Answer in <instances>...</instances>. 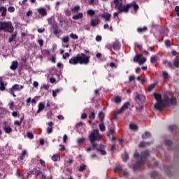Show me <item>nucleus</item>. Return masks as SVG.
Listing matches in <instances>:
<instances>
[{"instance_id":"54","label":"nucleus","mask_w":179,"mask_h":179,"mask_svg":"<svg viewBox=\"0 0 179 179\" xmlns=\"http://www.w3.org/2000/svg\"><path fill=\"white\" fill-rule=\"evenodd\" d=\"M165 45L166 47H170V45H171V41H170V40H166L165 41Z\"/></svg>"},{"instance_id":"51","label":"nucleus","mask_w":179,"mask_h":179,"mask_svg":"<svg viewBox=\"0 0 179 179\" xmlns=\"http://www.w3.org/2000/svg\"><path fill=\"white\" fill-rule=\"evenodd\" d=\"M65 15H66V16H71L72 15V11H71L69 10H66Z\"/></svg>"},{"instance_id":"36","label":"nucleus","mask_w":179,"mask_h":179,"mask_svg":"<svg viewBox=\"0 0 179 179\" xmlns=\"http://www.w3.org/2000/svg\"><path fill=\"white\" fill-rule=\"evenodd\" d=\"M62 43H69V36H66L62 38Z\"/></svg>"},{"instance_id":"24","label":"nucleus","mask_w":179,"mask_h":179,"mask_svg":"<svg viewBox=\"0 0 179 179\" xmlns=\"http://www.w3.org/2000/svg\"><path fill=\"white\" fill-rule=\"evenodd\" d=\"M17 36V32H14L13 34V35L11 36L10 38H9L8 39V42L9 43H12V41H15V40H16V36Z\"/></svg>"},{"instance_id":"62","label":"nucleus","mask_w":179,"mask_h":179,"mask_svg":"<svg viewBox=\"0 0 179 179\" xmlns=\"http://www.w3.org/2000/svg\"><path fill=\"white\" fill-rule=\"evenodd\" d=\"M31 15H33V11H31V10H29L27 13V16H31Z\"/></svg>"},{"instance_id":"46","label":"nucleus","mask_w":179,"mask_h":179,"mask_svg":"<svg viewBox=\"0 0 179 179\" xmlns=\"http://www.w3.org/2000/svg\"><path fill=\"white\" fill-rule=\"evenodd\" d=\"M96 117L94 112H91L90 115H89V118H90V120H94V118Z\"/></svg>"},{"instance_id":"59","label":"nucleus","mask_w":179,"mask_h":179,"mask_svg":"<svg viewBox=\"0 0 179 179\" xmlns=\"http://www.w3.org/2000/svg\"><path fill=\"white\" fill-rule=\"evenodd\" d=\"M171 104H176V103H177V99L176 98H172L171 99Z\"/></svg>"},{"instance_id":"38","label":"nucleus","mask_w":179,"mask_h":179,"mask_svg":"<svg viewBox=\"0 0 179 179\" xmlns=\"http://www.w3.org/2000/svg\"><path fill=\"white\" fill-rule=\"evenodd\" d=\"M87 13L89 16H93V15H94V13H96L94 12V10L90 9V10H87Z\"/></svg>"},{"instance_id":"11","label":"nucleus","mask_w":179,"mask_h":179,"mask_svg":"<svg viewBox=\"0 0 179 179\" xmlns=\"http://www.w3.org/2000/svg\"><path fill=\"white\" fill-rule=\"evenodd\" d=\"M23 87H24V86L15 84L10 89V92H20Z\"/></svg>"},{"instance_id":"28","label":"nucleus","mask_w":179,"mask_h":179,"mask_svg":"<svg viewBox=\"0 0 179 179\" xmlns=\"http://www.w3.org/2000/svg\"><path fill=\"white\" fill-rule=\"evenodd\" d=\"M88 3L91 5V6H94V5L99 3V0H88Z\"/></svg>"},{"instance_id":"44","label":"nucleus","mask_w":179,"mask_h":179,"mask_svg":"<svg viewBox=\"0 0 179 179\" xmlns=\"http://www.w3.org/2000/svg\"><path fill=\"white\" fill-rule=\"evenodd\" d=\"M27 155V152H26V150H23L20 157L21 160H24V156H26Z\"/></svg>"},{"instance_id":"40","label":"nucleus","mask_w":179,"mask_h":179,"mask_svg":"<svg viewBox=\"0 0 179 179\" xmlns=\"http://www.w3.org/2000/svg\"><path fill=\"white\" fill-rule=\"evenodd\" d=\"M162 75H163V78H164V80L169 79V73H167V72L163 71Z\"/></svg>"},{"instance_id":"43","label":"nucleus","mask_w":179,"mask_h":179,"mask_svg":"<svg viewBox=\"0 0 179 179\" xmlns=\"http://www.w3.org/2000/svg\"><path fill=\"white\" fill-rule=\"evenodd\" d=\"M70 37H71V38H73V40H78V38H79L78 35H76L75 34H71Z\"/></svg>"},{"instance_id":"50","label":"nucleus","mask_w":179,"mask_h":179,"mask_svg":"<svg viewBox=\"0 0 179 179\" xmlns=\"http://www.w3.org/2000/svg\"><path fill=\"white\" fill-rule=\"evenodd\" d=\"M155 86H156L155 84H152L151 85H150V87L148 88V92H152V90H153L155 89Z\"/></svg>"},{"instance_id":"19","label":"nucleus","mask_w":179,"mask_h":179,"mask_svg":"<svg viewBox=\"0 0 179 179\" xmlns=\"http://www.w3.org/2000/svg\"><path fill=\"white\" fill-rule=\"evenodd\" d=\"M5 86H6V83H3V80H2V77H0V90L3 92L5 90Z\"/></svg>"},{"instance_id":"12","label":"nucleus","mask_w":179,"mask_h":179,"mask_svg":"<svg viewBox=\"0 0 179 179\" xmlns=\"http://www.w3.org/2000/svg\"><path fill=\"white\" fill-rule=\"evenodd\" d=\"M146 98L145 96L142 94H138L137 96H136V101L139 104L140 103H143L145 101Z\"/></svg>"},{"instance_id":"27","label":"nucleus","mask_w":179,"mask_h":179,"mask_svg":"<svg viewBox=\"0 0 179 179\" xmlns=\"http://www.w3.org/2000/svg\"><path fill=\"white\" fill-rule=\"evenodd\" d=\"M90 24L92 27H96L99 24V20H91Z\"/></svg>"},{"instance_id":"58","label":"nucleus","mask_w":179,"mask_h":179,"mask_svg":"<svg viewBox=\"0 0 179 179\" xmlns=\"http://www.w3.org/2000/svg\"><path fill=\"white\" fill-rule=\"evenodd\" d=\"M135 80V76H130L129 78V82H132Z\"/></svg>"},{"instance_id":"57","label":"nucleus","mask_w":179,"mask_h":179,"mask_svg":"<svg viewBox=\"0 0 179 179\" xmlns=\"http://www.w3.org/2000/svg\"><path fill=\"white\" fill-rule=\"evenodd\" d=\"M122 159H123V162H127V160H128V155L124 154L122 157Z\"/></svg>"},{"instance_id":"21","label":"nucleus","mask_w":179,"mask_h":179,"mask_svg":"<svg viewBox=\"0 0 179 179\" xmlns=\"http://www.w3.org/2000/svg\"><path fill=\"white\" fill-rule=\"evenodd\" d=\"M30 173H31V174H34V176H40V174H41V171H40L36 169H31Z\"/></svg>"},{"instance_id":"14","label":"nucleus","mask_w":179,"mask_h":179,"mask_svg":"<svg viewBox=\"0 0 179 179\" xmlns=\"http://www.w3.org/2000/svg\"><path fill=\"white\" fill-rule=\"evenodd\" d=\"M101 17L104 19L105 22H110V17H111V14L108 13H103L101 15Z\"/></svg>"},{"instance_id":"16","label":"nucleus","mask_w":179,"mask_h":179,"mask_svg":"<svg viewBox=\"0 0 179 179\" xmlns=\"http://www.w3.org/2000/svg\"><path fill=\"white\" fill-rule=\"evenodd\" d=\"M6 10H8L6 7H0V13H1V16L3 17H5V16H6Z\"/></svg>"},{"instance_id":"61","label":"nucleus","mask_w":179,"mask_h":179,"mask_svg":"<svg viewBox=\"0 0 179 179\" xmlns=\"http://www.w3.org/2000/svg\"><path fill=\"white\" fill-rule=\"evenodd\" d=\"M69 55H70L69 53L66 52L64 55H63V59H66V58H68Z\"/></svg>"},{"instance_id":"8","label":"nucleus","mask_w":179,"mask_h":179,"mask_svg":"<svg viewBox=\"0 0 179 179\" xmlns=\"http://www.w3.org/2000/svg\"><path fill=\"white\" fill-rule=\"evenodd\" d=\"M135 62H138L139 65H143L146 62V58L143 57L142 55H138L134 58Z\"/></svg>"},{"instance_id":"34","label":"nucleus","mask_w":179,"mask_h":179,"mask_svg":"<svg viewBox=\"0 0 179 179\" xmlns=\"http://www.w3.org/2000/svg\"><path fill=\"white\" fill-rule=\"evenodd\" d=\"M113 134H114V129H109V131H108V136H111V137H112V139H115V138H114V136H113Z\"/></svg>"},{"instance_id":"64","label":"nucleus","mask_w":179,"mask_h":179,"mask_svg":"<svg viewBox=\"0 0 179 179\" xmlns=\"http://www.w3.org/2000/svg\"><path fill=\"white\" fill-rule=\"evenodd\" d=\"M175 10L177 11L176 15L179 16V6H176Z\"/></svg>"},{"instance_id":"2","label":"nucleus","mask_w":179,"mask_h":179,"mask_svg":"<svg viewBox=\"0 0 179 179\" xmlns=\"http://www.w3.org/2000/svg\"><path fill=\"white\" fill-rule=\"evenodd\" d=\"M154 97L157 101V103L155 105V108L159 111H162L163 108L167 105V101L162 99V95L155 93Z\"/></svg>"},{"instance_id":"1","label":"nucleus","mask_w":179,"mask_h":179,"mask_svg":"<svg viewBox=\"0 0 179 179\" xmlns=\"http://www.w3.org/2000/svg\"><path fill=\"white\" fill-rule=\"evenodd\" d=\"M90 57L86 55L81 53L71 58L69 64L71 65H78V64H80V65H87L90 62Z\"/></svg>"},{"instance_id":"53","label":"nucleus","mask_w":179,"mask_h":179,"mask_svg":"<svg viewBox=\"0 0 179 179\" xmlns=\"http://www.w3.org/2000/svg\"><path fill=\"white\" fill-rule=\"evenodd\" d=\"M84 170H86V166L85 165H81L79 168V171H84Z\"/></svg>"},{"instance_id":"35","label":"nucleus","mask_w":179,"mask_h":179,"mask_svg":"<svg viewBox=\"0 0 179 179\" xmlns=\"http://www.w3.org/2000/svg\"><path fill=\"white\" fill-rule=\"evenodd\" d=\"M44 107H45L44 103H40L38 104V113H40V111H43V109L44 108Z\"/></svg>"},{"instance_id":"23","label":"nucleus","mask_w":179,"mask_h":179,"mask_svg":"<svg viewBox=\"0 0 179 179\" xmlns=\"http://www.w3.org/2000/svg\"><path fill=\"white\" fill-rule=\"evenodd\" d=\"M52 160L53 162H59L61 160V158L59 157V155L55 154L52 157Z\"/></svg>"},{"instance_id":"6","label":"nucleus","mask_w":179,"mask_h":179,"mask_svg":"<svg viewBox=\"0 0 179 179\" xmlns=\"http://www.w3.org/2000/svg\"><path fill=\"white\" fill-rule=\"evenodd\" d=\"M113 3L115 5V9L119 10V13L124 12L125 10V5H122V0H113Z\"/></svg>"},{"instance_id":"41","label":"nucleus","mask_w":179,"mask_h":179,"mask_svg":"<svg viewBox=\"0 0 179 179\" xmlns=\"http://www.w3.org/2000/svg\"><path fill=\"white\" fill-rule=\"evenodd\" d=\"M121 97H120V96H115V98H114V101H115V103H121Z\"/></svg>"},{"instance_id":"10","label":"nucleus","mask_w":179,"mask_h":179,"mask_svg":"<svg viewBox=\"0 0 179 179\" xmlns=\"http://www.w3.org/2000/svg\"><path fill=\"white\" fill-rule=\"evenodd\" d=\"M115 173H118V174H120V176H123L124 177H128V176H129V173L128 172V171H125L124 169H122V166H117L115 169Z\"/></svg>"},{"instance_id":"4","label":"nucleus","mask_w":179,"mask_h":179,"mask_svg":"<svg viewBox=\"0 0 179 179\" xmlns=\"http://www.w3.org/2000/svg\"><path fill=\"white\" fill-rule=\"evenodd\" d=\"M0 30L3 31H8V33H13V26L11 22H0Z\"/></svg>"},{"instance_id":"52","label":"nucleus","mask_w":179,"mask_h":179,"mask_svg":"<svg viewBox=\"0 0 179 179\" xmlns=\"http://www.w3.org/2000/svg\"><path fill=\"white\" fill-rule=\"evenodd\" d=\"M178 64H179L178 59H175L174 62H173V65H175V66L176 68H178Z\"/></svg>"},{"instance_id":"63","label":"nucleus","mask_w":179,"mask_h":179,"mask_svg":"<svg viewBox=\"0 0 179 179\" xmlns=\"http://www.w3.org/2000/svg\"><path fill=\"white\" fill-rule=\"evenodd\" d=\"M96 41H101V36H96Z\"/></svg>"},{"instance_id":"39","label":"nucleus","mask_w":179,"mask_h":179,"mask_svg":"<svg viewBox=\"0 0 179 179\" xmlns=\"http://www.w3.org/2000/svg\"><path fill=\"white\" fill-rule=\"evenodd\" d=\"M99 118L100 121H103L104 120V113L100 112L99 113Z\"/></svg>"},{"instance_id":"13","label":"nucleus","mask_w":179,"mask_h":179,"mask_svg":"<svg viewBox=\"0 0 179 179\" xmlns=\"http://www.w3.org/2000/svg\"><path fill=\"white\" fill-rule=\"evenodd\" d=\"M128 107H129V103L127 102L122 106V108L119 110H117V114H121V113H123L124 111H125V110H127Z\"/></svg>"},{"instance_id":"3","label":"nucleus","mask_w":179,"mask_h":179,"mask_svg":"<svg viewBox=\"0 0 179 179\" xmlns=\"http://www.w3.org/2000/svg\"><path fill=\"white\" fill-rule=\"evenodd\" d=\"M101 138L102 136L101 134H99V130L95 129L91 132V134L89 136V139L93 148H96L97 146V144H96L95 141H101Z\"/></svg>"},{"instance_id":"48","label":"nucleus","mask_w":179,"mask_h":179,"mask_svg":"<svg viewBox=\"0 0 179 179\" xmlns=\"http://www.w3.org/2000/svg\"><path fill=\"white\" fill-rule=\"evenodd\" d=\"M8 106H9V107H10V110H13V107H14V106H15V102L10 101L9 102V103H8Z\"/></svg>"},{"instance_id":"60","label":"nucleus","mask_w":179,"mask_h":179,"mask_svg":"<svg viewBox=\"0 0 179 179\" xmlns=\"http://www.w3.org/2000/svg\"><path fill=\"white\" fill-rule=\"evenodd\" d=\"M44 31H45V28H39V29H38V33H44Z\"/></svg>"},{"instance_id":"25","label":"nucleus","mask_w":179,"mask_h":179,"mask_svg":"<svg viewBox=\"0 0 179 179\" xmlns=\"http://www.w3.org/2000/svg\"><path fill=\"white\" fill-rule=\"evenodd\" d=\"M120 42L115 41L113 43V50H120Z\"/></svg>"},{"instance_id":"17","label":"nucleus","mask_w":179,"mask_h":179,"mask_svg":"<svg viewBox=\"0 0 179 179\" xmlns=\"http://www.w3.org/2000/svg\"><path fill=\"white\" fill-rule=\"evenodd\" d=\"M48 125H49V127L47 128L48 134L52 133V127L54 125V123L52 122H48Z\"/></svg>"},{"instance_id":"31","label":"nucleus","mask_w":179,"mask_h":179,"mask_svg":"<svg viewBox=\"0 0 179 179\" xmlns=\"http://www.w3.org/2000/svg\"><path fill=\"white\" fill-rule=\"evenodd\" d=\"M129 128L130 129H132L133 131H136V129H138V126H136V124L131 123L129 125Z\"/></svg>"},{"instance_id":"15","label":"nucleus","mask_w":179,"mask_h":179,"mask_svg":"<svg viewBox=\"0 0 179 179\" xmlns=\"http://www.w3.org/2000/svg\"><path fill=\"white\" fill-rule=\"evenodd\" d=\"M37 11L41 16H47V10L45 8L41 7L37 9Z\"/></svg>"},{"instance_id":"29","label":"nucleus","mask_w":179,"mask_h":179,"mask_svg":"<svg viewBox=\"0 0 179 179\" xmlns=\"http://www.w3.org/2000/svg\"><path fill=\"white\" fill-rule=\"evenodd\" d=\"M103 149H104V145H101V148H98L97 150H99L101 153V155L104 156L105 155H106L107 152Z\"/></svg>"},{"instance_id":"32","label":"nucleus","mask_w":179,"mask_h":179,"mask_svg":"<svg viewBox=\"0 0 179 179\" xmlns=\"http://www.w3.org/2000/svg\"><path fill=\"white\" fill-rule=\"evenodd\" d=\"M169 129L171 132H177L178 127L176 125H173L169 127Z\"/></svg>"},{"instance_id":"55","label":"nucleus","mask_w":179,"mask_h":179,"mask_svg":"<svg viewBox=\"0 0 179 179\" xmlns=\"http://www.w3.org/2000/svg\"><path fill=\"white\" fill-rule=\"evenodd\" d=\"M148 145V143H145V142H141L140 143V148H145V146H147Z\"/></svg>"},{"instance_id":"26","label":"nucleus","mask_w":179,"mask_h":179,"mask_svg":"<svg viewBox=\"0 0 179 179\" xmlns=\"http://www.w3.org/2000/svg\"><path fill=\"white\" fill-rule=\"evenodd\" d=\"M3 131L6 132V134H10V132H12V127L9 126H5L3 127Z\"/></svg>"},{"instance_id":"56","label":"nucleus","mask_w":179,"mask_h":179,"mask_svg":"<svg viewBox=\"0 0 179 179\" xmlns=\"http://www.w3.org/2000/svg\"><path fill=\"white\" fill-rule=\"evenodd\" d=\"M8 12H10V13L15 12V7H13V6H10V7L8 8Z\"/></svg>"},{"instance_id":"47","label":"nucleus","mask_w":179,"mask_h":179,"mask_svg":"<svg viewBox=\"0 0 179 179\" xmlns=\"http://www.w3.org/2000/svg\"><path fill=\"white\" fill-rule=\"evenodd\" d=\"M37 43L39 44L40 47H43L44 45V41H43V39H38Z\"/></svg>"},{"instance_id":"22","label":"nucleus","mask_w":179,"mask_h":179,"mask_svg":"<svg viewBox=\"0 0 179 179\" xmlns=\"http://www.w3.org/2000/svg\"><path fill=\"white\" fill-rule=\"evenodd\" d=\"M17 65H18L17 61H13L10 66V69H12V71L16 70V68H17Z\"/></svg>"},{"instance_id":"20","label":"nucleus","mask_w":179,"mask_h":179,"mask_svg":"<svg viewBox=\"0 0 179 179\" xmlns=\"http://www.w3.org/2000/svg\"><path fill=\"white\" fill-rule=\"evenodd\" d=\"M72 13H76L80 10V6H75L73 8L71 9Z\"/></svg>"},{"instance_id":"45","label":"nucleus","mask_w":179,"mask_h":179,"mask_svg":"<svg viewBox=\"0 0 179 179\" xmlns=\"http://www.w3.org/2000/svg\"><path fill=\"white\" fill-rule=\"evenodd\" d=\"M99 129H100V131H106V127L104 126V124H103V123H101L100 124H99Z\"/></svg>"},{"instance_id":"18","label":"nucleus","mask_w":179,"mask_h":179,"mask_svg":"<svg viewBox=\"0 0 179 179\" xmlns=\"http://www.w3.org/2000/svg\"><path fill=\"white\" fill-rule=\"evenodd\" d=\"M83 17V13H79L77 15L73 16L72 19L74 20H78V19H82Z\"/></svg>"},{"instance_id":"5","label":"nucleus","mask_w":179,"mask_h":179,"mask_svg":"<svg viewBox=\"0 0 179 179\" xmlns=\"http://www.w3.org/2000/svg\"><path fill=\"white\" fill-rule=\"evenodd\" d=\"M146 156H149V152H148V151H145L143 153L142 157H140L138 153L134 154V157H140V159H141V162H137L134 165V170H136V169H138V167H139L141 166V163H143V162H144L143 159H145V157H146Z\"/></svg>"},{"instance_id":"7","label":"nucleus","mask_w":179,"mask_h":179,"mask_svg":"<svg viewBox=\"0 0 179 179\" xmlns=\"http://www.w3.org/2000/svg\"><path fill=\"white\" fill-rule=\"evenodd\" d=\"M129 8H133L134 10L136 12L139 9V6L136 4L135 2L130 3L129 4H127L124 7V13H127L128 10H129Z\"/></svg>"},{"instance_id":"49","label":"nucleus","mask_w":179,"mask_h":179,"mask_svg":"<svg viewBox=\"0 0 179 179\" xmlns=\"http://www.w3.org/2000/svg\"><path fill=\"white\" fill-rule=\"evenodd\" d=\"M85 141H86V139H85V138L82 137L78 139L77 142L78 143H83V142H85Z\"/></svg>"},{"instance_id":"33","label":"nucleus","mask_w":179,"mask_h":179,"mask_svg":"<svg viewBox=\"0 0 179 179\" xmlns=\"http://www.w3.org/2000/svg\"><path fill=\"white\" fill-rule=\"evenodd\" d=\"M157 56L154 55V56L151 57V58H150L151 64H155V62H157Z\"/></svg>"},{"instance_id":"30","label":"nucleus","mask_w":179,"mask_h":179,"mask_svg":"<svg viewBox=\"0 0 179 179\" xmlns=\"http://www.w3.org/2000/svg\"><path fill=\"white\" fill-rule=\"evenodd\" d=\"M22 122H23V117L20 118V121L16 120L14 122V125L16 127H20L22 125Z\"/></svg>"},{"instance_id":"9","label":"nucleus","mask_w":179,"mask_h":179,"mask_svg":"<svg viewBox=\"0 0 179 179\" xmlns=\"http://www.w3.org/2000/svg\"><path fill=\"white\" fill-rule=\"evenodd\" d=\"M135 62H138L139 65H143L146 62V58L143 57L142 55H138L134 58Z\"/></svg>"},{"instance_id":"42","label":"nucleus","mask_w":179,"mask_h":179,"mask_svg":"<svg viewBox=\"0 0 179 179\" xmlns=\"http://www.w3.org/2000/svg\"><path fill=\"white\" fill-rule=\"evenodd\" d=\"M149 136H150V133L149 132H145L144 134H143L142 137L143 139H146L148 138H149Z\"/></svg>"},{"instance_id":"37","label":"nucleus","mask_w":179,"mask_h":179,"mask_svg":"<svg viewBox=\"0 0 179 179\" xmlns=\"http://www.w3.org/2000/svg\"><path fill=\"white\" fill-rule=\"evenodd\" d=\"M148 30V28L146 27H143V28H138L137 31L138 33H142L143 31H146Z\"/></svg>"}]
</instances>
